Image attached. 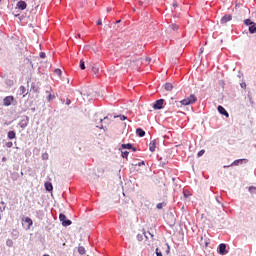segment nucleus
Wrapping results in <instances>:
<instances>
[{
	"mask_svg": "<svg viewBox=\"0 0 256 256\" xmlns=\"http://www.w3.org/2000/svg\"><path fill=\"white\" fill-rule=\"evenodd\" d=\"M170 29H171L172 31H177V30L179 29V25H177V24H171V25H170Z\"/></svg>",
	"mask_w": 256,
	"mask_h": 256,
	"instance_id": "obj_21",
	"label": "nucleus"
},
{
	"mask_svg": "<svg viewBox=\"0 0 256 256\" xmlns=\"http://www.w3.org/2000/svg\"><path fill=\"white\" fill-rule=\"evenodd\" d=\"M138 239H141V237L138 235Z\"/></svg>",
	"mask_w": 256,
	"mask_h": 256,
	"instance_id": "obj_54",
	"label": "nucleus"
},
{
	"mask_svg": "<svg viewBox=\"0 0 256 256\" xmlns=\"http://www.w3.org/2000/svg\"><path fill=\"white\" fill-rule=\"evenodd\" d=\"M115 118L119 117L120 121H125L127 120V116L125 115H119V116H114Z\"/></svg>",
	"mask_w": 256,
	"mask_h": 256,
	"instance_id": "obj_25",
	"label": "nucleus"
},
{
	"mask_svg": "<svg viewBox=\"0 0 256 256\" xmlns=\"http://www.w3.org/2000/svg\"><path fill=\"white\" fill-rule=\"evenodd\" d=\"M80 69L85 70V61H80Z\"/></svg>",
	"mask_w": 256,
	"mask_h": 256,
	"instance_id": "obj_30",
	"label": "nucleus"
},
{
	"mask_svg": "<svg viewBox=\"0 0 256 256\" xmlns=\"http://www.w3.org/2000/svg\"><path fill=\"white\" fill-rule=\"evenodd\" d=\"M164 89H165L166 91H172V90H173V84H171V83H166V84L164 85Z\"/></svg>",
	"mask_w": 256,
	"mask_h": 256,
	"instance_id": "obj_16",
	"label": "nucleus"
},
{
	"mask_svg": "<svg viewBox=\"0 0 256 256\" xmlns=\"http://www.w3.org/2000/svg\"><path fill=\"white\" fill-rule=\"evenodd\" d=\"M239 163H243V159L235 160L231 165H239Z\"/></svg>",
	"mask_w": 256,
	"mask_h": 256,
	"instance_id": "obj_29",
	"label": "nucleus"
},
{
	"mask_svg": "<svg viewBox=\"0 0 256 256\" xmlns=\"http://www.w3.org/2000/svg\"><path fill=\"white\" fill-rule=\"evenodd\" d=\"M138 239H141V237L138 235Z\"/></svg>",
	"mask_w": 256,
	"mask_h": 256,
	"instance_id": "obj_53",
	"label": "nucleus"
},
{
	"mask_svg": "<svg viewBox=\"0 0 256 256\" xmlns=\"http://www.w3.org/2000/svg\"><path fill=\"white\" fill-rule=\"evenodd\" d=\"M55 73H56V75H58L59 77H61V69H56L55 70Z\"/></svg>",
	"mask_w": 256,
	"mask_h": 256,
	"instance_id": "obj_34",
	"label": "nucleus"
},
{
	"mask_svg": "<svg viewBox=\"0 0 256 256\" xmlns=\"http://www.w3.org/2000/svg\"><path fill=\"white\" fill-rule=\"evenodd\" d=\"M13 101H15V97H13V96H6L3 99V105L5 107H9L11 105V103H13Z\"/></svg>",
	"mask_w": 256,
	"mask_h": 256,
	"instance_id": "obj_2",
	"label": "nucleus"
},
{
	"mask_svg": "<svg viewBox=\"0 0 256 256\" xmlns=\"http://www.w3.org/2000/svg\"><path fill=\"white\" fill-rule=\"evenodd\" d=\"M200 245L202 247H209V241L208 240H204L203 237H201Z\"/></svg>",
	"mask_w": 256,
	"mask_h": 256,
	"instance_id": "obj_14",
	"label": "nucleus"
},
{
	"mask_svg": "<svg viewBox=\"0 0 256 256\" xmlns=\"http://www.w3.org/2000/svg\"><path fill=\"white\" fill-rule=\"evenodd\" d=\"M16 9H19L20 11H25L27 9V2L20 0L16 4Z\"/></svg>",
	"mask_w": 256,
	"mask_h": 256,
	"instance_id": "obj_4",
	"label": "nucleus"
},
{
	"mask_svg": "<svg viewBox=\"0 0 256 256\" xmlns=\"http://www.w3.org/2000/svg\"><path fill=\"white\" fill-rule=\"evenodd\" d=\"M231 19H233V16H231V14H226L224 15L221 20H220V23L222 25H225V23H229V21H231Z\"/></svg>",
	"mask_w": 256,
	"mask_h": 256,
	"instance_id": "obj_6",
	"label": "nucleus"
},
{
	"mask_svg": "<svg viewBox=\"0 0 256 256\" xmlns=\"http://www.w3.org/2000/svg\"><path fill=\"white\" fill-rule=\"evenodd\" d=\"M173 7H174V8H177V7H178L177 2H174V3H173Z\"/></svg>",
	"mask_w": 256,
	"mask_h": 256,
	"instance_id": "obj_41",
	"label": "nucleus"
},
{
	"mask_svg": "<svg viewBox=\"0 0 256 256\" xmlns=\"http://www.w3.org/2000/svg\"><path fill=\"white\" fill-rule=\"evenodd\" d=\"M78 253H79L80 255H85V253H86L85 247L79 246V247H78Z\"/></svg>",
	"mask_w": 256,
	"mask_h": 256,
	"instance_id": "obj_20",
	"label": "nucleus"
},
{
	"mask_svg": "<svg viewBox=\"0 0 256 256\" xmlns=\"http://www.w3.org/2000/svg\"><path fill=\"white\" fill-rule=\"evenodd\" d=\"M19 91L22 97H27V95L29 94V91H27V88H25V86H20Z\"/></svg>",
	"mask_w": 256,
	"mask_h": 256,
	"instance_id": "obj_8",
	"label": "nucleus"
},
{
	"mask_svg": "<svg viewBox=\"0 0 256 256\" xmlns=\"http://www.w3.org/2000/svg\"><path fill=\"white\" fill-rule=\"evenodd\" d=\"M144 235H145V237H146V239H147V238H148V237H147V234H146V233H144Z\"/></svg>",
	"mask_w": 256,
	"mask_h": 256,
	"instance_id": "obj_48",
	"label": "nucleus"
},
{
	"mask_svg": "<svg viewBox=\"0 0 256 256\" xmlns=\"http://www.w3.org/2000/svg\"><path fill=\"white\" fill-rule=\"evenodd\" d=\"M146 61H151V58H147Z\"/></svg>",
	"mask_w": 256,
	"mask_h": 256,
	"instance_id": "obj_44",
	"label": "nucleus"
},
{
	"mask_svg": "<svg viewBox=\"0 0 256 256\" xmlns=\"http://www.w3.org/2000/svg\"><path fill=\"white\" fill-rule=\"evenodd\" d=\"M59 219L63 225V223L67 221V216H65V214H60Z\"/></svg>",
	"mask_w": 256,
	"mask_h": 256,
	"instance_id": "obj_19",
	"label": "nucleus"
},
{
	"mask_svg": "<svg viewBox=\"0 0 256 256\" xmlns=\"http://www.w3.org/2000/svg\"><path fill=\"white\" fill-rule=\"evenodd\" d=\"M0 204H1V205H5V202H1Z\"/></svg>",
	"mask_w": 256,
	"mask_h": 256,
	"instance_id": "obj_46",
	"label": "nucleus"
},
{
	"mask_svg": "<svg viewBox=\"0 0 256 256\" xmlns=\"http://www.w3.org/2000/svg\"><path fill=\"white\" fill-rule=\"evenodd\" d=\"M197 155L198 157H203V155H205V150H200Z\"/></svg>",
	"mask_w": 256,
	"mask_h": 256,
	"instance_id": "obj_31",
	"label": "nucleus"
},
{
	"mask_svg": "<svg viewBox=\"0 0 256 256\" xmlns=\"http://www.w3.org/2000/svg\"><path fill=\"white\" fill-rule=\"evenodd\" d=\"M97 25H103V22L101 20H98Z\"/></svg>",
	"mask_w": 256,
	"mask_h": 256,
	"instance_id": "obj_40",
	"label": "nucleus"
},
{
	"mask_svg": "<svg viewBox=\"0 0 256 256\" xmlns=\"http://www.w3.org/2000/svg\"><path fill=\"white\" fill-rule=\"evenodd\" d=\"M249 33L253 34L256 33V24L255 22L249 26Z\"/></svg>",
	"mask_w": 256,
	"mask_h": 256,
	"instance_id": "obj_15",
	"label": "nucleus"
},
{
	"mask_svg": "<svg viewBox=\"0 0 256 256\" xmlns=\"http://www.w3.org/2000/svg\"><path fill=\"white\" fill-rule=\"evenodd\" d=\"M216 201L219 203V198H216Z\"/></svg>",
	"mask_w": 256,
	"mask_h": 256,
	"instance_id": "obj_47",
	"label": "nucleus"
},
{
	"mask_svg": "<svg viewBox=\"0 0 256 256\" xmlns=\"http://www.w3.org/2000/svg\"><path fill=\"white\" fill-rule=\"evenodd\" d=\"M136 135H138V137H145V131L141 128H138L136 130Z\"/></svg>",
	"mask_w": 256,
	"mask_h": 256,
	"instance_id": "obj_13",
	"label": "nucleus"
},
{
	"mask_svg": "<svg viewBox=\"0 0 256 256\" xmlns=\"http://www.w3.org/2000/svg\"><path fill=\"white\" fill-rule=\"evenodd\" d=\"M6 147H8V149H11V147H13V142H7Z\"/></svg>",
	"mask_w": 256,
	"mask_h": 256,
	"instance_id": "obj_33",
	"label": "nucleus"
},
{
	"mask_svg": "<svg viewBox=\"0 0 256 256\" xmlns=\"http://www.w3.org/2000/svg\"><path fill=\"white\" fill-rule=\"evenodd\" d=\"M78 37H81V34H78Z\"/></svg>",
	"mask_w": 256,
	"mask_h": 256,
	"instance_id": "obj_51",
	"label": "nucleus"
},
{
	"mask_svg": "<svg viewBox=\"0 0 256 256\" xmlns=\"http://www.w3.org/2000/svg\"><path fill=\"white\" fill-rule=\"evenodd\" d=\"M106 11H107V13H110V11H113V8H112V7H108V8L106 9Z\"/></svg>",
	"mask_w": 256,
	"mask_h": 256,
	"instance_id": "obj_38",
	"label": "nucleus"
},
{
	"mask_svg": "<svg viewBox=\"0 0 256 256\" xmlns=\"http://www.w3.org/2000/svg\"><path fill=\"white\" fill-rule=\"evenodd\" d=\"M218 253L220 255H227L229 253V251H227V245L226 244H220L218 246Z\"/></svg>",
	"mask_w": 256,
	"mask_h": 256,
	"instance_id": "obj_3",
	"label": "nucleus"
},
{
	"mask_svg": "<svg viewBox=\"0 0 256 256\" xmlns=\"http://www.w3.org/2000/svg\"><path fill=\"white\" fill-rule=\"evenodd\" d=\"M53 99H55V96H53L52 94L48 95V101H53Z\"/></svg>",
	"mask_w": 256,
	"mask_h": 256,
	"instance_id": "obj_35",
	"label": "nucleus"
},
{
	"mask_svg": "<svg viewBox=\"0 0 256 256\" xmlns=\"http://www.w3.org/2000/svg\"><path fill=\"white\" fill-rule=\"evenodd\" d=\"M156 149H157V140H152L149 144V151H151V153H155Z\"/></svg>",
	"mask_w": 256,
	"mask_h": 256,
	"instance_id": "obj_7",
	"label": "nucleus"
},
{
	"mask_svg": "<svg viewBox=\"0 0 256 256\" xmlns=\"http://www.w3.org/2000/svg\"><path fill=\"white\" fill-rule=\"evenodd\" d=\"M100 122H103V119H100Z\"/></svg>",
	"mask_w": 256,
	"mask_h": 256,
	"instance_id": "obj_52",
	"label": "nucleus"
},
{
	"mask_svg": "<svg viewBox=\"0 0 256 256\" xmlns=\"http://www.w3.org/2000/svg\"><path fill=\"white\" fill-rule=\"evenodd\" d=\"M122 157H123V159H127V157H129V152L128 151H123L122 152Z\"/></svg>",
	"mask_w": 256,
	"mask_h": 256,
	"instance_id": "obj_28",
	"label": "nucleus"
},
{
	"mask_svg": "<svg viewBox=\"0 0 256 256\" xmlns=\"http://www.w3.org/2000/svg\"><path fill=\"white\" fill-rule=\"evenodd\" d=\"M30 91H33V93H39V86H37L35 83H32Z\"/></svg>",
	"mask_w": 256,
	"mask_h": 256,
	"instance_id": "obj_11",
	"label": "nucleus"
},
{
	"mask_svg": "<svg viewBox=\"0 0 256 256\" xmlns=\"http://www.w3.org/2000/svg\"><path fill=\"white\" fill-rule=\"evenodd\" d=\"M92 72L97 75V73H99V66L97 64H94L92 66Z\"/></svg>",
	"mask_w": 256,
	"mask_h": 256,
	"instance_id": "obj_18",
	"label": "nucleus"
},
{
	"mask_svg": "<svg viewBox=\"0 0 256 256\" xmlns=\"http://www.w3.org/2000/svg\"><path fill=\"white\" fill-rule=\"evenodd\" d=\"M116 23H121V20L116 21Z\"/></svg>",
	"mask_w": 256,
	"mask_h": 256,
	"instance_id": "obj_45",
	"label": "nucleus"
},
{
	"mask_svg": "<svg viewBox=\"0 0 256 256\" xmlns=\"http://www.w3.org/2000/svg\"><path fill=\"white\" fill-rule=\"evenodd\" d=\"M99 129H103V125H101V126H97Z\"/></svg>",
	"mask_w": 256,
	"mask_h": 256,
	"instance_id": "obj_42",
	"label": "nucleus"
},
{
	"mask_svg": "<svg viewBox=\"0 0 256 256\" xmlns=\"http://www.w3.org/2000/svg\"><path fill=\"white\" fill-rule=\"evenodd\" d=\"M104 119H107V117H104Z\"/></svg>",
	"mask_w": 256,
	"mask_h": 256,
	"instance_id": "obj_55",
	"label": "nucleus"
},
{
	"mask_svg": "<svg viewBox=\"0 0 256 256\" xmlns=\"http://www.w3.org/2000/svg\"><path fill=\"white\" fill-rule=\"evenodd\" d=\"M218 111L220 115H225V117H229V112L225 110L223 106H218Z\"/></svg>",
	"mask_w": 256,
	"mask_h": 256,
	"instance_id": "obj_9",
	"label": "nucleus"
},
{
	"mask_svg": "<svg viewBox=\"0 0 256 256\" xmlns=\"http://www.w3.org/2000/svg\"><path fill=\"white\" fill-rule=\"evenodd\" d=\"M44 187L46 191H49V192L53 191V184L51 182H45Z\"/></svg>",
	"mask_w": 256,
	"mask_h": 256,
	"instance_id": "obj_10",
	"label": "nucleus"
},
{
	"mask_svg": "<svg viewBox=\"0 0 256 256\" xmlns=\"http://www.w3.org/2000/svg\"><path fill=\"white\" fill-rule=\"evenodd\" d=\"M165 205H167L165 202H162V203H158L157 204V209H163V207H165Z\"/></svg>",
	"mask_w": 256,
	"mask_h": 256,
	"instance_id": "obj_23",
	"label": "nucleus"
},
{
	"mask_svg": "<svg viewBox=\"0 0 256 256\" xmlns=\"http://www.w3.org/2000/svg\"><path fill=\"white\" fill-rule=\"evenodd\" d=\"M141 165H145V161H141L138 163V167H141Z\"/></svg>",
	"mask_w": 256,
	"mask_h": 256,
	"instance_id": "obj_39",
	"label": "nucleus"
},
{
	"mask_svg": "<svg viewBox=\"0 0 256 256\" xmlns=\"http://www.w3.org/2000/svg\"><path fill=\"white\" fill-rule=\"evenodd\" d=\"M156 256H163V253H161V251H159V248H156Z\"/></svg>",
	"mask_w": 256,
	"mask_h": 256,
	"instance_id": "obj_32",
	"label": "nucleus"
},
{
	"mask_svg": "<svg viewBox=\"0 0 256 256\" xmlns=\"http://www.w3.org/2000/svg\"><path fill=\"white\" fill-rule=\"evenodd\" d=\"M17 137V134L15 131H9L8 132V139H15Z\"/></svg>",
	"mask_w": 256,
	"mask_h": 256,
	"instance_id": "obj_17",
	"label": "nucleus"
},
{
	"mask_svg": "<svg viewBox=\"0 0 256 256\" xmlns=\"http://www.w3.org/2000/svg\"><path fill=\"white\" fill-rule=\"evenodd\" d=\"M180 103L181 105H184V106L193 105V103H197V96H195L194 94H191L190 96L180 101Z\"/></svg>",
	"mask_w": 256,
	"mask_h": 256,
	"instance_id": "obj_1",
	"label": "nucleus"
},
{
	"mask_svg": "<svg viewBox=\"0 0 256 256\" xmlns=\"http://www.w3.org/2000/svg\"><path fill=\"white\" fill-rule=\"evenodd\" d=\"M249 191H250V193H256V188L255 187H250Z\"/></svg>",
	"mask_w": 256,
	"mask_h": 256,
	"instance_id": "obj_36",
	"label": "nucleus"
},
{
	"mask_svg": "<svg viewBox=\"0 0 256 256\" xmlns=\"http://www.w3.org/2000/svg\"><path fill=\"white\" fill-rule=\"evenodd\" d=\"M163 103H165V100L164 99H159L157 100L154 105H153V109H163Z\"/></svg>",
	"mask_w": 256,
	"mask_h": 256,
	"instance_id": "obj_5",
	"label": "nucleus"
},
{
	"mask_svg": "<svg viewBox=\"0 0 256 256\" xmlns=\"http://www.w3.org/2000/svg\"><path fill=\"white\" fill-rule=\"evenodd\" d=\"M244 23H245V25H253L255 22H253V21H251V19H246L245 21H244Z\"/></svg>",
	"mask_w": 256,
	"mask_h": 256,
	"instance_id": "obj_24",
	"label": "nucleus"
},
{
	"mask_svg": "<svg viewBox=\"0 0 256 256\" xmlns=\"http://www.w3.org/2000/svg\"><path fill=\"white\" fill-rule=\"evenodd\" d=\"M133 151H137V149L133 148Z\"/></svg>",
	"mask_w": 256,
	"mask_h": 256,
	"instance_id": "obj_50",
	"label": "nucleus"
},
{
	"mask_svg": "<svg viewBox=\"0 0 256 256\" xmlns=\"http://www.w3.org/2000/svg\"><path fill=\"white\" fill-rule=\"evenodd\" d=\"M122 149H133V145L131 144H122Z\"/></svg>",
	"mask_w": 256,
	"mask_h": 256,
	"instance_id": "obj_22",
	"label": "nucleus"
},
{
	"mask_svg": "<svg viewBox=\"0 0 256 256\" xmlns=\"http://www.w3.org/2000/svg\"><path fill=\"white\" fill-rule=\"evenodd\" d=\"M1 213H3V210L0 211V221H1Z\"/></svg>",
	"mask_w": 256,
	"mask_h": 256,
	"instance_id": "obj_43",
	"label": "nucleus"
},
{
	"mask_svg": "<svg viewBox=\"0 0 256 256\" xmlns=\"http://www.w3.org/2000/svg\"><path fill=\"white\" fill-rule=\"evenodd\" d=\"M71 220H66L65 222H63V227H69V225H71Z\"/></svg>",
	"mask_w": 256,
	"mask_h": 256,
	"instance_id": "obj_26",
	"label": "nucleus"
},
{
	"mask_svg": "<svg viewBox=\"0 0 256 256\" xmlns=\"http://www.w3.org/2000/svg\"><path fill=\"white\" fill-rule=\"evenodd\" d=\"M5 159H6L5 157H4V158H2V161H5Z\"/></svg>",
	"mask_w": 256,
	"mask_h": 256,
	"instance_id": "obj_49",
	"label": "nucleus"
},
{
	"mask_svg": "<svg viewBox=\"0 0 256 256\" xmlns=\"http://www.w3.org/2000/svg\"><path fill=\"white\" fill-rule=\"evenodd\" d=\"M6 245H7V247H13V240L8 239V240L6 241Z\"/></svg>",
	"mask_w": 256,
	"mask_h": 256,
	"instance_id": "obj_27",
	"label": "nucleus"
},
{
	"mask_svg": "<svg viewBox=\"0 0 256 256\" xmlns=\"http://www.w3.org/2000/svg\"><path fill=\"white\" fill-rule=\"evenodd\" d=\"M40 57H41V59H45V57H46L45 52H41V53H40Z\"/></svg>",
	"mask_w": 256,
	"mask_h": 256,
	"instance_id": "obj_37",
	"label": "nucleus"
},
{
	"mask_svg": "<svg viewBox=\"0 0 256 256\" xmlns=\"http://www.w3.org/2000/svg\"><path fill=\"white\" fill-rule=\"evenodd\" d=\"M25 223H27V229H31V225H33V220L29 217H26L24 220Z\"/></svg>",
	"mask_w": 256,
	"mask_h": 256,
	"instance_id": "obj_12",
	"label": "nucleus"
}]
</instances>
